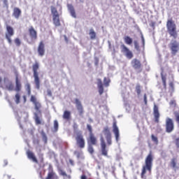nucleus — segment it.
Wrapping results in <instances>:
<instances>
[{"instance_id": "obj_1", "label": "nucleus", "mask_w": 179, "mask_h": 179, "mask_svg": "<svg viewBox=\"0 0 179 179\" xmlns=\"http://www.w3.org/2000/svg\"><path fill=\"white\" fill-rule=\"evenodd\" d=\"M99 141L101 142V152L102 156L108 157V149L107 146H111L113 145V135L110 131V127H105L100 134Z\"/></svg>"}, {"instance_id": "obj_2", "label": "nucleus", "mask_w": 179, "mask_h": 179, "mask_svg": "<svg viewBox=\"0 0 179 179\" xmlns=\"http://www.w3.org/2000/svg\"><path fill=\"white\" fill-rule=\"evenodd\" d=\"M152 167H153V154L150 152L146 157L145 165L143 166L141 169V177L142 179H146L147 171H148L149 174H152Z\"/></svg>"}, {"instance_id": "obj_3", "label": "nucleus", "mask_w": 179, "mask_h": 179, "mask_svg": "<svg viewBox=\"0 0 179 179\" xmlns=\"http://www.w3.org/2000/svg\"><path fill=\"white\" fill-rule=\"evenodd\" d=\"M166 29L170 37H173V38L175 39L178 37V32H177V25L173 21V19L167 20Z\"/></svg>"}, {"instance_id": "obj_4", "label": "nucleus", "mask_w": 179, "mask_h": 179, "mask_svg": "<svg viewBox=\"0 0 179 179\" xmlns=\"http://www.w3.org/2000/svg\"><path fill=\"white\" fill-rule=\"evenodd\" d=\"M34 108L36 110V112H35L34 113V120L35 121L36 125H41V120L40 119V117H41V103L40 102H35V103H34ZM40 115V117L38 116Z\"/></svg>"}, {"instance_id": "obj_5", "label": "nucleus", "mask_w": 179, "mask_h": 179, "mask_svg": "<svg viewBox=\"0 0 179 179\" xmlns=\"http://www.w3.org/2000/svg\"><path fill=\"white\" fill-rule=\"evenodd\" d=\"M76 142L78 148L80 149H85V147L86 146V141L85 140L82 131H79L76 133Z\"/></svg>"}, {"instance_id": "obj_6", "label": "nucleus", "mask_w": 179, "mask_h": 179, "mask_svg": "<svg viewBox=\"0 0 179 179\" xmlns=\"http://www.w3.org/2000/svg\"><path fill=\"white\" fill-rule=\"evenodd\" d=\"M40 68V64L38 62H36L32 65V71L34 73V82L36 89H40V78L38 77V69Z\"/></svg>"}, {"instance_id": "obj_7", "label": "nucleus", "mask_w": 179, "mask_h": 179, "mask_svg": "<svg viewBox=\"0 0 179 179\" xmlns=\"http://www.w3.org/2000/svg\"><path fill=\"white\" fill-rule=\"evenodd\" d=\"M50 9L52 15L53 24L55 27H59V26H61V20H59V13H58V10L52 6L50 7Z\"/></svg>"}, {"instance_id": "obj_8", "label": "nucleus", "mask_w": 179, "mask_h": 179, "mask_svg": "<svg viewBox=\"0 0 179 179\" xmlns=\"http://www.w3.org/2000/svg\"><path fill=\"white\" fill-rule=\"evenodd\" d=\"M27 156L28 159H29V160H32L34 163L38 164L40 167H44V158L43 157L40 158V162H38L37 157H36V155H34V153H33V152L30 150L27 151Z\"/></svg>"}, {"instance_id": "obj_9", "label": "nucleus", "mask_w": 179, "mask_h": 179, "mask_svg": "<svg viewBox=\"0 0 179 179\" xmlns=\"http://www.w3.org/2000/svg\"><path fill=\"white\" fill-rule=\"evenodd\" d=\"M169 48L171 51V56L175 57L179 51V42L172 40L169 44Z\"/></svg>"}, {"instance_id": "obj_10", "label": "nucleus", "mask_w": 179, "mask_h": 179, "mask_svg": "<svg viewBox=\"0 0 179 179\" xmlns=\"http://www.w3.org/2000/svg\"><path fill=\"white\" fill-rule=\"evenodd\" d=\"M120 51L122 54H124V55L127 58V59H132L134 58V53L125 45V44H122L120 45Z\"/></svg>"}, {"instance_id": "obj_11", "label": "nucleus", "mask_w": 179, "mask_h": 179, "mask_svg": "<svg viewBox=\"0 0 179 179\" xmlns=\"http://www.w3.org/2000/svg\"><path fill=\"white\" fill-rule=\"evenodd\" d=\"M28 32L29 36L31 38V41H29V40H27V41L29 44H32V43H34V41L37 40V31L34 29V27L33 26H31L28 29Z\"/></svg>"}, {"instance_id": "obj_12", "label": "nucleus", "mask_w": 179, "mask_h": 179, "mask_svg": "<svg viewBox=\"0 0 179 179\" xmlns=\"http://www.w3.org/2000/svg\"><path fill=\"white\" fill-rule=\"evenodd\" d=\"M15 35V30L13 27L10 25H6V38L8 41V44H12V38L13 36Z\"/></svg>"}, {"instance_id": "obj_13", "label": "nucleus", "mask_w": 179, "mask_h": 179, "mask_svg": "<svg viewBox=\"0 0 179 179\" xmlns=\"http://www.w3.org/2000/svg\"><path fill=\"white\" fill-rule=\"evenodd\" d=\"M166 132L167 134H171L173 131H174V122H173V119L168 117L166 120Z\"/></svg>"}, {"instance_id": "obj_14", "label": "nucleus", "mask_w": 179, "mask_h": 179, "mask_svg": "<svg viewBox=\"0 0 179 179\" xmlns=\"http://www.w3.org/2000/svg\"><path fill=\"white\" fill-rule=\"evenodd\" d=\"M131 65L135 71H139V72L142 71V63L139 59L136 58L133 59L131 62Z\"/></svg>"}, {"instance_id": "obj_15", "label": "nucleus", "mask_w": 179, "mask_h": 179, "mask_svg": "<svg viewBox=\"0 0 179 179\" xmlns=\"http://www.w3.org/2000/svg\"><path fill=\"white\" fill-rule=\"evenodd\" d=\"M153 115L155 122L159 124V122H160V113L159 112V106L156 104H155L153 107Z\"/></svg>"}, {"instance_id": "obj_16", "label": "nucleus", "mask_w": 179, "mask_h": 179, "mask_svg": "<svg viewBox=\"0 0 179 179\" xmlns=\"http://www.w3.org/2000/svg\"><path fill=\"white\" fill-rule=\"evenodd\" d=\"M38 54L39 57H44L45 54V44H44V41H41L38 46Z\"/></svg>"}, {"instance_id": "obj_17", "label": "nucleus", "mask_w": 179, "mask_h": 179, "mask_svg": "<svg viewBox=\"0 0 179 179\" xmlns=\"http://www.w3.org/2000/svg\"><path fill=\"white\" fill-rule=\"evenodd\" d=\"M113 132L115 134L116 142H118L120 139V129H118V126H117V121L115 120L113 123Z\"/></svg>"}, {"instance_id": "obj_18", "label": "nucleus", "mask_w": 179, "mask_h": 179, "mask_svg": "<svg viewBox=\"0 0 179 179\" xmlns=\"http://www.w3.org/2000/svg\"><path fill=\"white\" fill-rule=\"evenodd\" d=\"M87 142L88 145H92L94 146L97 145V138L94 134H90L89 137L87 138Z\"/></svg>"}, {"instance_id": "obj_19", "label": "nucleus", "mask_w": 179, "mask_h": 179, "mask_svg": "<svg viewBox=\"0 0 179 179\" xmlns=\"http://www.w3.org/2000/svg\"><path fill=\"white\" fill-rule=\"evenodd\" d=\"M76 107L80 115L83 114V106H82V102L78 99H75Z\"/></svg>"}, {"instance_id": "obj_20", "label": "nucleus", "mask_w": 179, "mask_h": 179, "mask_svg": "<svg viewBox=\"0 0 179 179\" xmlns=\"http://www.w3.org/2000/svg\"><path fill=\"white\" fill-rule=\"evenodd\" d=\"M21 15H22V10H20V8L17 7L14 8L13 12V16H14L15 19H19Z\"/></svg>"}, {"instance_id": "obj_21", "label": "nucleus", "mask_w": 179, "mask_h": 179, "mask_svg": "<svg viewBox=\"0 0 179 179\" xmlns=\"http://www.w3.org/2000/svg\"><path fill=\"white\" fill-rule=\"evenodd\" d=\"M15 92H20L22 90V83L19 80V77L16 76L15 77Z\"/></svg>"}, {"instance_id": "obj_22", "label": "nucleus", "mask_w": 179, "mask_h": 179, "mask_svg": "<svg viewBox=\"0 0 179 179\" xmlns=\"http://www.w3.org/2000/svg\"><path fill=\"white\" fill-rule=\"evenodd\" d=\"M67 8L73 17L76 18V13L75 12V8L72 4H68Z\"/></svg>"}, {"instance_id": "obj_23", "label": "nucleus", "mask_w": 179, "mask_h": 179, "mask_svg": "<svg viewBox=\"0 0 179 179\" xmlns=\"http://www.w3.org/2000/svg\"><path fill=\"white\" fill-rule=\"evenodd\" d=\"M98 87H99V94H101L104 92V87H103V82L101 81V79H98Z\"/></svg>"}, {"instance_id": "obj_24", "label": "nucleus", "mask_w": 179, "mask_h": 179, "mask_svg": "<svg viewBox=\"0 0 179 179\" xmlns=\"http://www.w3.org/2000/svg\"><path fill=\"white\" fill-rule=\"evenodd\" d=\"M59 128V124L58 123V120H54L53 129H52V132H58Z\"/></svg>"}, {"instance_id": "obj_25", "label": "nucleus", "mask_w": 179, "mask_h": 179, "mask_svg": "<svg viewBox=\"0 0 179 179\" xmlns=\"http://www.w3.org/2000/svg\"><path fill=\"white\" fill-rule=\"evenodd\" d=\"M62 117L64 120H71V111L65 110L63 113Z\"/></svg>"}, {"instance_id": "obj_26", "label": "nucleus", "mask_w": 179, "mask_h": 179, "mask_svg": "<svg viewBox=\"0 0 179 179\" xmlns=\"http://www.w3.org/2000/svg\"><path fill=\"white\" fill-rule=\"evenodd\" d=\"M124 41L125 44H127V45H131L133 43L132 38L128 36L124 37Z\"/></svg>"}, {"instance_id": "obj_27", "label": "nucleus", "mask_w": 179, "mask_h": 179, "mask_svg": "<svg viewBox=\"0 0 179 179\" xmlns=\"http://www.w3.org/2000/svg\"><path fill=\"white\" fill-rule=\"evenodd\" d=\"M161 78L163 83V86L164 89H167V78H166V76L163 74V73H161Z\"/></svg>"}, {"instance_id": "obj_28", "label": "nucleus", "mask_w": 179, "mask_h": 179, "mask_svg": "<svg viewBox=\"0 0 179 179\" xmlns=\"http://www.w3.org/2000/svg\"><path fill=\"white\" fill-rule=\"evenodd\" d=\"M89 35L90 36V39L91 40H95V38H96V32L94 31V29H91L90 30Z\"/></svg>"}, {"instance_id": "obj_29", "label": "nucleus", "mask_w": 179, "mask_h": 179, "mask_svg": "<svg viewBox=\"0 0 179 179\" xmlns=\"http://www.w3.org/2000/svg\"><path fill=\"white\" fill-rule=\"evenodd\" d=\"M25 87H26V90L27 92V94L29 96L31 95V87L30 85V83H27V84H25Z\"/></svg>"}, {"instance_id": "obj_30", "label": "nucleus", "mask_w": 179, "mask_h": 179, "mask_svg": "<svg viewBox=\"0 0 179 179\" xmlns=\"http://www.w3.org/2000/svg\"><path fill=\"white\" fill-rule=\"evenodd\" d=\"M142 87L141 86V85L139 84H137L136 86V92L138 94V96H140L141 92H142Z\"/></svg>"}, {"instance_id": "obj_31", "label": "nucleus", "mask_w": 179, "mask_h": 179, "mask_svg": "<svg viewBox=\"0 0 179 179\" xmlns=\"http://www.w3.org/2000/svg\"><path fill=\"white\" fill-rule=\"evenodd\" d=\"M151 139L152 142L155 143V145H159V139L157 138V136H155L154 134H152Z\"/></svg>"}, {"instance_id": "obj_32", "label": "nucleus", "mask_w": 179, "mask_h": 179, "mask_svg": "<svg viewBox=\"0 0 179 179\" xmlns=\"http://www.w3.org/2000/svg\"><path fill=\"white\" fill-rule=\"evenodd\" d=\"M87 150L90 155H93L94 153V149L93 148V145L88 144Z\"/></svg>"}, {"instance_id": "obj_33", "label": "nucleus", "mask_w": 179, "mask_h": 179, "mask_svg": "<svg viewBox=\"0 0 179 179\" xmlns=\"http://www.w3.org/2000/svg\"><path fill=\"white\" fill-rule=\"evenodd\" d=\"M14 43L17 47H20V45L22 44V41H20V39L19 38H15L14 39Z\"/></svg>"}, {"instance_id": "obj_34", "label": "nucleus", "mask_w": 179, "mask_h": 179, "mask_svg": "<svg viewBox=\"0 0 179 179\" xmlns=\"http://www.w3.org/2000/svg\"><path fill=\"white\" fill-rule=\"evenodd\" d=\"M59 174H60V176H62L63 177H65L66 178L71 179V176L69 175L66 174V172H65L62 170H60Z\"/></svg>"}, {"instance_id": "obj_35", "label": "nucleus", "mask_w": 179, "mask_h": 179, "mask_svg": "<svg viewBox=\"0 0 179 179\" xmlns=\"http://www.w3.org/2000/svg\"><path fill=\"white\" fill-rule=\"evenodd\" d=\"M6 89L8 90H9L10 92H12V90H13L14 89V86L13 84L12 83H9L6 86Z\"/></svg>"}, {"instance_id": "obj_36", "label": "nucleus", "mask_w": 179, "mask_h": 179, "mask_svg": "<svg viewBox=\"0 0 179 179\" xmlns=\"http://www.w3.org/2000/svg\"><path fill=\"white\" fill-rule=\"evenodd\" d=\"M15 99L16 104H19L20 103V94L17 93L15 96Z\"/></svg>"}, {"instance_id": "obj_37", "label": "nucleus", "mask_w": 179, "mask_h": 179, "mask_svg": "<svg viewBox=\"0 0 179 179\" xmlns=\"http://www.w3.org/2000/svg\"><path fill=\"white\" fill-rule=\"evenodd\" d=\"M176 161V158H173L171 161V164L173 169H176V167H177V162Z\"/></svg>"}, {"instance_id": "obj_38", "label": "nucleus", "mask_w": 179, "mask_h": 179, "mask_svg": "<svg viewBox=\"0 0 179 179\" xmlns=\"http://www.w3.org/2000/svg\"><path fill=\"white\" fill-rule=\"evenodd\" d=\"M87 129H88L90 132V135H92L93 134V128L92 127V125L90 124H87Z\"/></svg>"}, {"instance_id": "obj_39", "label": "nucleus", "mask_w": 179, "mask_h": 179, "mask_svg": "<svg viewBox=\"0 0 179 179\" xmlns=\"http://www.w3.org/2000/svg\"><path fill=\"white\" fill-rule=\"evenodd\" d=\"M30 101L33 103V104L37 103L38 101H37V98L34 95L31 96Z\"/></svg>"}, {"instance_id": "obj_40", "label": "nucleus", "mask_w": 179, "mask_h": 179, "mask_svg": "<svg viewBox=\"0 0 179 179\" xmlns=\"http://www.w3.org/2000/svg\"><path fill=\"white\" fill-rule=\"evenodd\" d=\"M169 106H171V107H177V102L176 100H171L169 102Z\"/></svg>"}, {"instance_id": "obj_41", "label": "nucleus", "mask_w": 179, "mask_h": 179, "mask_svg": "<svg viewBox=\"0 0 179 179\" xmlns=\"http://www.w3.org/2000/svg\"><path fill=\"white\" fill-rule=\"evenodd\" d=\"M103 83L105 86L108 87L110 85V79H107V78H104Z\"/></svg>"}, {"instance_id": "obj_42", "label": "nucleus", "mask_w": 179, "mask_h": 179, "mask_svg": "<svg viewBox=\"0 0 179 179\" xmlns=\"http://www.w3.org/2000/svg\"><path fill=\"white\" fill-rule=\"evenodd\" d=\"M42 138H43V141H44L45 143H47V135H45V133H44L43 131L42 132Z\"/></svg>"}, {"instance_id": "obj_43", "label": "nucleus", "mask_w": 179, "mask_h": 179, "mask_svg": "<svg viewBox=\"0 0 179 179\" xmlns=\"http://www.w3.org/2000/svg\"><path fill=\"white\" fill-rule=\"evenodd\" d=\"M134 47L136 50H139V43H138L137 41H134Z\"/></svg>"}, {"instance_id": "obj_44", "label": "nucleus", "mask_w": 179, "mask_h": 179, "mask_svg": "<svg viewBox=\"0 0 179 179\" xmlns=\"http://www.w3.org/2000/svg\"><path fill=\"white\" fill-rule=\"evenodd\" d=\"M143 99L145 105L148 106V96L146 95V94H144Z\"/></svg>"}, {"instance_id": "obj_45", "label": "nucleus", "mask_w": 179, "mask_h": 179, "mask_svg": "<svg viewBox=\"0 0 179 179\" xmlns=\"http://www.w3.org/2000/svg\"><path fill=\"white\" fill-rule=\"evenodd\" d=\"M73 128L74 131H78V128H79V126L78 125V124L74 123L73 125Z\"/></svg>"}, {"instance_id": "obj_46", "label": "nucleus", "mask_w": 179, "mask_h": 179, "mask_svg": "<svg viewBox=\"0 0 179 179\" xmlns=\"http://www.w3.org/2000/svg\"><path fill=\"white\" fill-rule=\"evenodd\" d=\"M169 87L172 90H174V83L173 82L169 83Z\"/></svg>"}, {"instance_id": "obj_47", "label": "nucleus", "mask_w": 179, "mask_h": 179, "mask_svg": "<svg viewBox=\"0 0 179 179\" xmlns=\"http://www.w3.org/2000/svg\"><path fill=\"white\" fill-rule=\"evenodd\" d=\"M48 96L51 97L52 96V92H51V90H47Z\"/></svg>"}, {"instance_id": "obj_48", "label": "nucleus", "mask_w": 179, "mask_h": 179, "mask_svg": "<svg viewBox=\"0 0 179 179\" xmlns=\"http://www.w3.org/2000/svg\"><path fill=\"white\" fill-rule=\"evenodd\" d=\"M176 145L179 148V138L176 139Z\"/></svg>"}, {"instance_id": "obj_49", "label": "nucleus", "mask_w": 179, "mask_h": 179, "mask_svg": "<svg viewBox=\"0 0 179 179\" xmlns=\"http://www.w3.org/2000/svg\"><path fill=\"white\" fill-rule=\"evenodd\" d=\"M75 153H76L78 159H80V156H82L81 152H75Z\"/></svg>"}, {"instance_id": "obj_50", "label": "nucleus", "mask_w": 179, "mask_h": 179, "mask_svg": "<svg viewBox=\"0 0 179 179\" xmlns=\"http://www.w3.org/2000/svg\"><path fill=\"white\" fill-rule=\"evenodd\" d=\"M69 162L71 166H75V162H73V160L69 159Z\"/></svg>"}, {"instance_id": "obj_51", "label": "nucleus", "mask_w": 179, "mask_h": 179, "mask_svg": "<svg viewBox=\"0 0 179 179\" xmlns=\"http://www.w3.org/2000/svg\"><path fill=\"white\" fill-rule=\"evenodd\" d=\"M3 166L5 167L6 166H8V160L5 159L3 160Z\"/></svg>"}, {"instance_id": "obj_52", "label": "nucleus", "mask_w": 179, "mask_h": 179, "mask_svg": "<svg viewBox=\"0 0 179 179\" xmlns=\"http://www.w3.org/2000/svg\"><path fill=\"white\" fill-rule=\"evenodd\" d=\"M155 22H151V23L150 24V27H152L153 29H155Z\"/></svg>"}, {"instance_id": "obj_53", "label": "nucleus", "mask_w": 179, "mask_h": 179, "mask_svg": "<svg viewBox=\"0 0 179 179\" xmlns=\"http://www.w3.org/2000/svg\"><path fill=\"white\" fill-rule=\"evenodd\" d=\"M4 5H8V0H3Z\"/></svg>"}, {"instance_id": "obj_54", "label": "nucleus", "mask_w": 179, "mask_h": 179, "mask_svg": "<svg viewBox=\"0 0 179 179\" xmlns=\"http://www.w3.org/2000/svg\"><path fill=\"white\" fill-rule=\"evenodd\" d=\"M142 41H143V44H145V38H143V36H142Z\"/></svg>"}, {"instance_id": "obj_55", "label": "nucleus", "mask_w": 179, "mask_h": 179, "mask_svg": "<svg viewBox=\"0 0 179 179\" xmlns=\"http://www.w3.org/2000/svg\"><path fill=\"white\" fill-rule=\"evenodd\" d=\"M24 101L26 103V96H23Z\"/></svg>"}, {"instance_id": "obj_56", "label": "nucleus", "mask_w": 179, "mask_h": 179, "mask_svg": "<svg viewBox=\"0 0 179 179\" xmlns=\"http://www.w3.org/2000/svg\"><path fill=\"white\" fill-rule=\"evenodd\" d=\"M1 82H2V77L1 76H0V83H1Z\"/></svg>"}, {"instance_id": "obj_57", "label": "nucleus", "mask_w": 179, "mask_h": 179, "mask_svg": "<svg viewBox=\"0 0 179 179\" xmlns=\"http://www.w3.org/2000/svg\"><path fill=\"white\" fill-rule=\"evenodd\" d=\"M6 178L10 179V177H8V176H6V177L4 178V179H6Z\"/></svg>"}, {"instance_id": "obj_58", "label": "nucleus", "mask_w": 179, "mask_h": 179, "mask_svg": "<svg viewBox=\"0 0 179 179\" xmlns=\"http://www.w3.org/2000/svg\"><path fill=\"white\" fill-rule=\"evenodd\" d=\"M24 38H26V36H24Z\"/></svg>"}]
</instances>
